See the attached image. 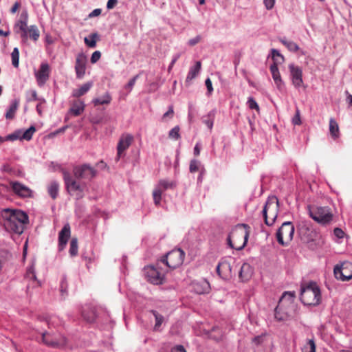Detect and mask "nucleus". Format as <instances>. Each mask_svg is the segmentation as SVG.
<instances>
[{
  "label": "nucleus",
  "instance_id": "obj_1",
  "mask_svg": "<svg viewBox=\"0 0 352 352\" xmlns=\"http://www.w3.org/2000/svg\"><path fill=\"white\" fill-rule=\"evenodd\" d=\"M28 223V215L21 210L6 208L1 212V224L10 234H21Z\"/></svg>",
  "mask_w": 352,
  "mask_h": 352
},
{
  "label": "nucleus",
  "instance_id": "obj_2",
  "mask_svg": "<svg viewBox=\"0 0 352 352\" xmlns=\"http://www.w3.org/2000/svg\"><path fill=\"white\" fill-rule=\"evenodd\" d=\"M250 227L245 223L236 225L230 232L227 241L229 246L236 250H243L247 244Z\"/></svg>",
  "mask_w": 352,
  "mask_h": 352
},
{
  "label": "nucleus",
  "instance_id": "obj_3",
  "mask_svg": "<svg viewBox=\"0 0 352 352\" xmlns=\"http://www.w3.org/2000/svg\"><path fill=\"white\" fill-rule=\"evenodd\" d=\"M300 300L304 305L308 306H316L320 303V289L316 283L310 282L302 287Z\"/></svg>",
  "mask_w": 352,
  "mask_h": 352
},
{
  "label": "nucleus",
  "instance_id": "obj_4",
  "mask_svg": "<svg viewBox=\"0 0 352 352\" xmlns=\"http://www.w3.org/2000/svg\"><path fill=\"white\" fill-rule=\"evenodd\" d=\"M309 214L315 221L322 225H327L333 220V214L329 207L308 206Z\"/></svg>",
  "mask_w": 352,
  "mask_h": 352
},
{
  "label": "nucleus",
  "instance_id": "obj_5",
  "mask_svg": "<svg viewBox=\"0 0 352 352\" xmlns=\"http://www.w3.org/2000/svg\"><path fill=\"white\" fill-rule=\"evenodd\" d=\"M278 211V201L276 197H270L267 199L263 210L265 223L267 226H272L277 217Z\"/></svg>",
  "mask_w": 352,
  "mask_h": 352
},
{
  "label": "nucleus",
  "instance_id": "obj_6",
  "mask_svg": "<svg viewBox=\"0 0 352 352\" xmlns=\"http://www.w3.org/2000/svg\"><path fill=\"white\" fill-rule=\"evenodd\" d=\"M185 253L181 249H175L168 252L160 260V263L165 264L170 269L179 267L184 262Z\"/></svg>",
  "mask_w": 352,
  "mask_h": 352
},
{
  "label": "nucleus",
  "instance_id": "obj_7",
  "mask_svg": "<svg viewBox=\"0 0 352 352\" xmlns=\"http://www.w3.org/2000/svg\"><path fill=\"white\" fill-rule=\"evenodd\" d=\"M63 179L67 192L72 195H76L77 199L83 197V188L76 182V178H73L71 174L67 171L63 172Z\"/></svg>",
  "mask_w": 352,
  "mask_h": 352
},
{
  "label": "nucleus",
  "instance_id": "obj_8",
  "mask_svg": "<svg viewBox=\"0 0 352 352\" xmlns=\"http://www.w3.org/2000/svg\"><path fill=\"white\" fill-rule=\"evenodd\" d=\"M160 263H157L156 266H147L144 268L147 280L153 285L162 284L164 279V272L158 267Z\"/></svg>",
  "mask_w": 352,
  "mask_h": 352
},
{
  "label": "nucleus",
  "instance_id": "obj_9",
  "mask_svg": "<svg viewBox=\"0 0 352 352\" xmlns=\"http://www.w3.org/2000/svg\"><path fill=\"white\" fill-rule=\"evenodd\" d=\"M96 169L87 164L76 166L73 168L74 177L79 180H90L96 175Z\"/></svg>",
  "mask_w": 352,
  "mask_h": 352
},
{
  "label": "nucleus",
  "instance_id": "obj_10",
  "mask_svg": "<svg viewBox=\"0 0 352 352\" xmlns=\"http://www.w3.org/2000/svg\"><path fill=\"white\" fill-rule=\"evenodd\" d=\"M15 195L21 198H31L33 191L27 186L16 181H9L8 188Z\"/></svg>",
  "mask_w": 352,
  "mask_h": 352
},
{
  "label": "nucleus",
  "instance_id": "obj_11",
  "mask_svg": "<svg viewBox=\"0 0 352 352\" xmlns=\"http://www.w3.org/2000/svg\"><path fill=\"white\" fill-rule=\"evenodd\" d=\"M334 275L337 279L342 281L352 278V263L344 261L340 265L334 267Z\"/></svg>",
  "mask_w": 352,
  "mask_h": 352
},
{
  "label": "nucleus",
  "instance_id": "obj_12",
  "mask_svg": "<svg viewBox=\"0 0 352 352\" xmlns=\"http://www.w3.org/2000/svg\"><path fill=\"white\" fill-rule=\"evenodd\" d=\"M133 136L129 133L121 135L117 145V160L125 155V151L133 142Z\"/></svg>",
  "mask_w": 352,
  "mask_h": 352
},
{
  "label": "nucleus",
  "instance_id": "obj_13",
  "mask_svg": "<svg viewBox=\"0 0 352 352\" xmlns=\"http://www.w3.org/2000/svg\"><path fill=\"white\" fill-rule=\"evenodd\" d=\"M43 342L48 346L59 348L64 346L67 343V340L63 336H54L50 333H42Z\"/></svg>",
  "mask_w": 352,
  "mask_h": 352
},
{
  "label": "nucleus",
  "instance_id": "obj_14",
  "mask_svg": "<svg viewBox=\"0 0 352 352\" xmlns=\"http://www.w3.org/2000/svg\"><path fill=\"white\" fill-rule=\"evenodd\" d=\"M50 65L46 63H41L39 69L35 72V77L37 84L39 87L44 85L48 80L50 78Z\"/></svg>",
  "mask_w": 352,
  "mask_h": 352
},
{
  "label": "nucleus",
  "instance_id": "obj_15",
  "mask_svg": "<svg viewBox=\"0 0 352 352\" xmlns=\"http://www.w3.org/2000/svg\"><path fill=\"white\" fill-rule=\"evenodd\" d=\"M291 80L293 85L296 88H300L303 86L302 70L298 66L294 65H289Z\"/></svg>",
  "mask_w": 352,
  "mask_h": 352
},
{
  "label": "nucleus",
  "instance_id": "obj_16",
  "mask_svg": "<svg viewBox=\"0 0 352 352\" xmlns=\"http://www.w3.org/2000/svg\"><path fill=\"white\" fill-rule=\"evenodd\" d=\"M87 56L83 53L77 55L75 63V72L77 78L81 79L84 77L86 71Z\"/></svg>",
  "mask_w": 352,
  "mask_h": 352
},
{
  "label": "nucleus",
  "instance_id": "obj_17",
  "mask_svg": "<svg viewBox=\"0 0 352 352\" xmlns=\"http://www.w3.org/2000/svg\"><path fill=\"white\" fill-rule=\"evenodd\" d=\"M217 272L223 279H229L232 277V267L230 263L225 259H222L217 266Z\"/></svg>",
  "mask_w": 352,
  "mask_h": 352
},
{
  "label": "nucleus",
  "instance_id": "obj_18",
  "mask_svg": "<svg viewBox=\"0 0 352 352\" xmlns=\"http://www.w3.org/2000/svg\"><path fill=\"white\" fill-rule=\"evenodd\" d=\"M285 296L286 292H284L281 295L278 305L274 309V318L277 321H284L286 318V309L283 302V300Z\"/></svg>",
  "mask_w": 352,
  "mask_h": 352
},
{
  "label": "nucleus",
  "instance_id": "obj_19",
  "mask_svg": "<svg viewBox=\"0 0 352 352\" xmlns=\"http://www.w3.org/2000/svg\"><path fill=\"white\" fill-rule=\"evenodd\" d=\"M70 226L67 223L63 226V228L58 234V247L60 250H62L65 248L68 241V239L70 237Z\"/></svg>",
  "mask_w": 352,
  "mask_h": 352
},
{
  "label": "nucleus",
  "instance_id": "obj_20",
  "mask_svg": "<svg viewBox=\"0 0 352 352\" xmlns=\"http://www.w3.org/2000/svg\"><path fill=\"white\" fill-rule=\"evenodd\" d=\"M28 14L27 12H23L21 13L19 20L16 24V27L19 28L20 31L21 32V37L23 38H28Z\"/></svg>",
  "mask_w": 352,
  "mask_h": 352
},
{
  "label": "nucleus",
  "instance_id": "obj_21",
  "mask_svg": "<svg viewBox=\"0 0 352 352\" xmlns=\"http://www.w3.org/2000/svg\"><path fill=\"white\" fill-rule=\"evenodd\" d=\"M82 316L88 322H94L96 318V310L95 307L86 306L82 311Z\"/></svg>",
  "mask_w": 352,
  "mask_h": 352
},
{
  "label": "nucleus",
  "instance_id": "obj_22",
  "mask_svg": "<svg viewBox=\"0 0 352 352\" xmlns=\"http://www.w3.org/2000/svg\"><path fill=\"white\" fill-rule=\"evenodd\" d=\"M85 104L80 100H75L71 104L69 112L74 116L80 115L85 110Z\"/></svg>",
  "mask_w": 352,
  "mask_h": 352
},
{
  "label": "nucleus",
  "instance_id": "obj_23",
  "mask_svg": "<svg viewBox=\"0 0 352 352\" xmlns=\"http://www.w3.org/2000/svg\"><path fill=\"white\" fill-rule=\"evenodd\" d=\"M252 274V269L248 263H243L239 271V278L243 281L248 280Z\"/></svg>",
  "mask_w": 352,
  "mask_h": 352
},
{
  "label": "nucleus",
  "instance_id": "obj_24",
  "mask_svg": "<svg viewBox=\"0 0 352 352\" xmlns=\"http://www.w3.org/2000/svg\"><path fill=\"white\" fill-rule=\"evenodd\" d=\"M93 82H87L80 87L79 89H74L72 91V96L74 98H80L85 95L92 87Z\"/></svg>",
  "mask_w": 352,
  "mask_h": 352
},
{
  "label": "nucleus",
  "instance_id": "obj_25",
  "mask_svg": "<svg viewBox=\"0 0 352 352\" xmlns=\"http://www.w3.org/2000/svg\"><path fill=\"white\" fill-rule=\"evenodd\" d=\"M112 100L111 96L106 92L102 96L93 99L92 103L95 107L103 104H109Z\"/></svg>",
  "mask_w": 352,
  "mask_h": 352
},
{
  "label": "nucleus",
  "instance_id": "obj_26",
  "mask_svg": "<svg viewBox=\"0 0 352 352\" xmlns=\"http://www.w3.org/2000/svg\"><path fill=\"white\" fill-rule=\"evenodd\" d=\"M60 185L58 182L56 181L51 182L47 186V192L50 196L53 199H56L58 195Z\"/></svg>",
  "mask_w": 352,
  "mask_h": 352
},
{
  "label": "nucleus",
  "instance_id": "obj_27",
  "mask_svg": "<svg viewBox=\"0 0 352 352\" xmlns=\"http://www.w3.org/2000/svg\"><path fill=\"white\" fill-rule=\"evenodd\" d=\"M99 41L100 35L97 32L92 33L84 38V42L86 45L91 48L96 47V43Z\"/></svg>",
  "mask_w": 352,
  "mask_h": 352
},
{
  "label": "nucleus",
  "instance_id": "obj_28",
  "mask_svg": "<svg viewBox=\"0 0 352 352\" xmlns=\"http://www.w3.org/2000/svg\"><path fill=\"white\" fill-rule=\"evenodd\" d=\"M176 182L175 181H170L167 179H161L159 181L156 187L164 192L168 189H173L176 187Z\"/></svg>",
  "mask_w": 352,
  "mask_h": 352
},
{
  "label": "nucleus",
  "instance_id": "obj_29",
  "mask_svg": "<svg viewBox=\"0 0 352 352\" xmlns=\"http://www.w3.org/2000/svg\"><path fill=\"white\" fill-rule=\"evenodd\" d=\"M19 106V100L16 99L13 100L6 113V118L8 120H12L15 116V113Z\"/></svg>",
  "mask_w": 352,
  "mask_h": 352
},
{
  "label": "nucleus",
  "instance_id": "obj_30",
  "mask_svg": "<svg viewBox=\"0 0 352 352\" xmlns=\"http://www.w3.org/2000/svg\"><path fill=\"white\" fill-rule=\"evenodd\" d=\"M201 67V63L200 61H197L195 66L191 67L188 72L186 77V81H190L195 78L199 74Z\"/></svg>",
  "mask_w": 352,
  "mask_h": 352
},
{
  "label": "nucleus",
  "instance_id": "obj_31",
  "mask_svg": "<svg viewBox=\"0 0 352 352\" xmlns=\"http://www.w3.org/2000/svg\"><path fill=\"white\" fill-rule=\"evenodd\" d=\"M329 132L333 139H336L339 137V126L337 122L333 118H331L329 120Z\"/></svg>",
  "mask_w": 352,
  "mask_h": 352
},
{
  "label": "nucleus",
  "instance_id": "obj_32",
  "mask_svg": "<svg viewBox=\"0 0 352 352\" xmlns=\"http://www.w3.org/2000/svg\"><path fill=\"white\" fill-rule=\"evenodd\" d=\"M209 289L210 285L206 280L201 282V284L197 283L194 286L195 291L196 292V293L199 294L208 292Z\"/></svg>",
  "mask_w": 352,
  "mask_h": 352
},
{
  "label": "nucleus",
  "instance_id": "obj_33",
  "mask_svg": "<svg viewBox=\"0 0 352 352\" xmlns=\"http://www.w3.org/2000/svg\"><path fill=\"white\" fill-rule=\"evenodd\" d=\"M28 36H29L34 41H38L40 36V32L36 25H30L28 30Z\"/></svg>",
  "mask_w": 352,
  "mask_h": 352
},
{
  "label": "nucleus",
  "instance_id": "obj_34",
  "mask_svg": "<svg viewBox=\"0 0 352 352\" xmlns=\"http://www.w3.org/2000/svg\"><path fill=\"white\" fill-rule=\"evenodd\" d=\"M270 71H271L272 78H273L276 85H277V87L278 88H280V86L282 84V80H281L280 75V73L278 72V67H276V65H271Z\"/></svg>",
  "mask_w": 352,
  "mask_h": 352
},
{
  "label": "nucleus",
  "instance_id": "obj_35",
  "mask_svg": "<svg viewBox=\"0 0 352 352\" xmlns=\"http://www.w3.org/2000/svg\"><path fill=\"white\" fill-rule=\"evenodd\" d=\"M272 58L274 62L272 65H276L277 67L278 65L283 63L284 61V56L274 49L272 50Z\"/></svg>",
  "mask_w": 352,
  "mask_h": 352
},
{
  "label": "nucleus",
  "instance_id": "obj_36",
  "mask_svg": "<svg viewBox=\"0 0 352 352\" xmlns=\"http://www.w3.org/2000/svg\"><path fill=\"white\" fill-rule=\"evenodd\" d=\"M286 226V222H283L281 226L276 230L275 234V238L278 243L282 246L285 245V242L283 240V228Z\"/></svg>",
  "mask_w": 352,
  "mask_h": 352
},
{
  "label": "nucleus",
  "instance_id": "obj_37",
  "mask_svg": "<svg viewBox=\"0 0 352 352\" xmlns=\"http://www.w3.org/2000/svg\"><path fill=\"white\" fill-rule=\"evenodd\" d=\"M78 246L77 238H72L70 241L69 254L71 256H75L78 254Z\"/></svg>",
  "mask_w": 352,
  "mask_h": 352
},
{
  "label": "nucleus",
  "instance_id": "obj_38",
  "mask_svg": "<svg viewBox=\"0 0 352 352\" xmlns=\"http://www.w3.org/2000/svg\"><path fill=\"white\" fill-rule=\"evenodd\" d=\"M11 58L12 65L15 68H17L19 65V50L17 47H14L13 49V51L11 53Z\"/></svg>",
  "mask_w": 352,
  "mask_h": 352
},
{
  "label": "nucleus",
  "instance_id": "obj_39",
  "mask_svg": "<svg viewBox=\"0 0 352 352\" xmlns=\"http://www.w3.org/2000/svg\"><path fill=\"white\" fill-rule=\"evenodd\" d=\"M36 131V128L34 126H31L29 129H28L23 133L21 132V139L25 140H30L32 138L33 134Z\"/></svg>",
  "mask_w": 352,
  "mask_h": 352
},
{
  "label": "nucleus",
  "instance_id": "obj_40",
  "mask_svg": "<svg viewBox=\"0 0 352 352\" xmlns=\"http://www.w3.org/2000/svg\"><path fill=\"white\" fill-rule=\"evenodd\" d=\"M1 170L19 177H21L23 175L21 171L18 170L16 172L9 164H4L1 168Z\"/></svg>",
  "mask_w": 352,
  "mask_h": 352
},
{
  "label": "nucleus",
  "instance_id": "obj_41",
  "mask_svg": "<svg viewBox=\"0 0 352 352\" xmlns=\"http://www.w3.org/2000/svg\"><path fill=\"white\" fill-rule=\"evenodd\" d=\"M302 352H316V344L313 340H309L304 345Z\"/></svg>",
  "mask_w": 352,
  "mask_h": 352
},
{
  "label": "nucleus",
  "instance_id": "obj_42",
  "mask_svg": "<svg viewBox=\"0 0 352 352\" xmlns=\"http://www.w3.org/2000/svg\"><path fill=\"white\" fill-rule=\"evenodd\" d=\"M162 192H163L161 191V190L158 189L157 187H155L153 192V200L156 206H159L160 204Z\"/></svg>",
  "mask_w": 352,
  "mask_h": 352
},
{
  "label": "nucleus",
  "instance_id": "obj_43",
  "mask_svg": "<svg viewBox=\"0 0 352 352\" xmlns=\"http://www.w3.org/2000/svg\"><path fill=\"white\" fill-rule=\"evenodd\" d=\"M168 137L170 139L177 140L180 138L179 127L178 126L173 128L168 133Z\"/></svg>",
  "mask_w": 352,
  "mask_h": 352
},
{
  "label": "nucleus",
  "instance_id": "obj_44",
  "mask_svg": "<svg viewBox=\"0 0 352 352\" xmlns=\"http://www.w3.org/2000/svg\"><path fill=\"white\" fill-rule=\"evenodd\" d=\"M25 97L28 102L38 100L37 92L35 90L28 91L25 94Z\"/></svg>",
  "mask_w": 352,
  "mask_h": 352
},
{
  "label": "nucleus",
  "instance_id": "obj_45",
  "mask_svg": "<svg viewBox=\"0 0 352 352\" xmlns=\"http://www.w3.org/2000/svg\"><path fill=\"white\" fill-rule=\"evenodd\" d=\"M151 312L153 313V316L155 318V329H157L162 324L164 320V317L162 315L159 314L156 311L153 310Z\"/></svg>",
  "mask_w": 352,
  "mask_h": 352
},
{
  "label": "nucleus",
  "instance_id": "obj_46",
  "mask_svg": "<svg viewBox=\"0 0 352 352\" xmlns=\"http://www.w3.org/2000/svg\"><path fill=\"white\" fill-rule=\"evenodd\" d=\"M18 139H21V131H15L14 133L10 134L5 138V140L6 141H8V140L14 141Z\"/></svg>",
  "mask_w": 352,
  "mask_h": 352
},
{
  "label": "nucleus",
  "instance_id": "obj_47",
  "mask_svg": "<svg viewBox=\"0 0 352 352\" xmlns=\"http://www.w3.org/2000/svg\"><path fill=\"white\" fill-rule=\"evenodd\" d=\"M200 162L196 160L190 161L189 170L190 173H195L199 170Z\"/></svg>",
  "mask_w": 352,
  "mask_h": 352
},
{
  "label": "nucleus",
  "instance_id": "obj_48",
  "mask_svg": "<svg viewBox=\"0 0 352 352\" xmlns=\"http://www.w3.org/2000/svg\"><path fill=\"white\" fill-rule=\"evenodd\" d=\"M26 278L30 280H36V276L34 272V267L33 265L30 266L26 272Z\"/></svg>",
  "mask_w": 352,
  "mask_h": 352
},
{
  "label": "nucleus",
  "instance_id": "obj_49",
  "mask_svg": "<svg viewBox=\"0 0 352 352\" xmlns=\"http://www.w3.org/2000/svg\"><path fill=\"white\" fill-rule=\"evenodd\" d=\"M292 122L294 125H300L301 124L300 111L296 109V113L292 119Z\"/></svg>",
  "mask_w": 352,
  "mask_h": 352
},
{
  "label": "nucleus",
  "instance_id": "obj_50",
  "mask_svg": "<svg viewBox=\"0 0 352 352\" xmlns=\"http://www.w3.org/2000/svg\"><path fill=\"white\" fill-rule=\"evenodd\" d=\"M174 116V110L173 106H170L167 112H166L162 116V120L166 121L168 119H171Z\"/></svg>",
  "mask_w": 352,
  "mask_h": 352
},
{
  "label": "nucleus",
  "instance_id": "obj_51",
  "mask_svg": "<svg viewBox=\"0 0 352 352\" xmlns=\"http://www.w3.org/2000/svg\"><path fill=\"white\" fill-rule=\"evenodd\" d=\"M248 104L250 109H256L257 111H259V107L253 98H248Z\"/></svg>",
  "mask_w": 352,
  "mask_h": 352
},
{
  "label": "nucleus",
  "instance_id": "obj_52",
  "mask_svg": "<svg viewBox=\"0 0 352 352\" xmlns=\"http://www.w3.org/2000/svg\"><path fill=\"white\" fill-rule=\"evenodd\" d=\"M101 57V53L100 51H95L91 56V58H90V61L92 64H94L96 63V62H98L99 60V59Z\"/></svg>",
  "mask_w": 352,
  "mask_h": 352
},
{
  "label": "nucleus",
  "instance_id": "obj_53",
  "mask_svg": "<svg viewBox=\"0 0 352 352\" xmlns=\"http://www.w3.org/2000/svg\"><path fill=\"white\" fill-rule=\"evenodd\" d=\"M287 50L291 52H297L300 50L298 45L294 42H287Z\"/></svg>",
  "mask_w": 352,
  "mask_h": 352
},
{
  "label": "nucleus",
  "instance_id": "obj_54",
  "mask_svg": "<svg viewBox=\"0 0 352 352\" xmlns=\"http://www.w3.org/2000/svg\"><path fill=\"white\" fill-rule=\"evenodd\" d=\"M138 77V76H134L133 78H131L129 80V82L126 85V89H129V91H131L132 90Z\"/></svg>",
  "mask_w": 352,
  "mask_h": 352
},
{
  "label": "nucleus",
  "instance_id": "obj_55",
  "mask_svg": "<svg viewBox=\"0 0 352 352\" xmlns=\"http://www.w3.org/2000/svg\"><path fill=\"white\" fill-rule=\"evenodd\" d=\"M201 36L198 35L196 37L191 38L188 41V45L190 46H194L197 45L198 43L201 41Z\"/></svg>",
  "mask_w": 352,
  "mask_h": 352
},
{
  "label": "nucleus",
  "instance_id": "obj_56",
  "mask_svg": "<svg viewBox=\"0 0 352 352\" xmlns=\"http://www.w3.org/2000/svg\"><path fill=\"white\" fill-rule=\"evenodd\" d=\"M334 234L338 238L342 239L344 237V232L340 228H336L333 230Z\"/></svg>",
  "mask_w": 352,
  "mask_h": 352
},
{
  "label": "nucleus",
  "instance_id": "obj_57",
  "mask_svg": "<svg viewBox=\"0 0 352 352\" xmlns=\"http://www.w3.org/2000/svg\"><path fill=\"white\" fill-rule=\"evenodd\" d=\"M263 339H264L263 335L258 336L254 337L252 339V342L254 344H255L256 345H258L263 342Z\"/></svg>",
  "mask_w": 352,
  "mask_h": 352
},
{
  "label": "nucleus",
  "instance_id": "obj_58",
  "mask_svg": "<svg viewBox=\"0 0 352 352\" xmlns=\"http://www.w3.org/2000/svg\"><path fill=\"white\" fill-rule=\"evenodd\" d=\"M205 84L207 87L208 94H210L213 91L212 85V82H211L210 79L207 78L205 81Z\"/></svg>",
  "mask_w": 352,
  "mask_h": 352
},
{
  "label": "nucleus",
  "instance_id": "obj_59",
  "mask_svg": "<svg viewBox=\"0 0 352 352\" xmlns=\"http://www.w3.org/2000/svg\"><path fill=\"white\" fill-rule=\"evenodd\" d=\"M264 4L267 10L272 9L274 5L275 0H263Z\"/></svg>",
  "mask_w": 352,
  "mask_h": 352
},
{
  "label": "nucleus",
  "instance_id": "obj_60",
  "mask_svg": "<svg viewBox=\"0 0 352 352\" xmlns=\"http://www.w3.org/2000/svg\"><path fill=\"white\" fill-rule=\"evenodd\" d=\"M118 3V0H108L107 3V9H113Z\"/></svg>",
  "mask_w": 352,
  "mask_h": 352
},
{
  "label": "nucleus",
  "instance_id": "obj_61",
  "mask_svg": "<svg viewBox=\"0 0 352 352\" xmlns=\"http://www.w3.org/2000/svg\"><path fill=\"white\" fill-rule=\"evenodd\" d=\"M204 124L210 129H212L213 126V120L208 117L206 119L204 120Z\"/></svg>",
  "mask_w": 352,
  "mask_h": 352
},
{
  "label": "nucleus",
  "instance_id": "obj_62",
  "mask_svg": "<svg viewBox=\"0 0 352 352\" xmlns=\"http://www.w3.org/2000/svg\"><path fill=\"white\" fill-rule=\"evenodd\" d=\"M172 352H186V351L183 346L177 345L172 349Z\"/></svg>",
  "mask_w": 352,
  "mask_h": 352
},
{
  "label": "nucleus",
  "instance_id": "obj_63",
  "mask_svg": "<svg viewBox=\"0 0 352 352\" xmlns=\"http://www.w3.org/2000/svg\"><path fill=\"white\" fill-rule=\"evenodd\" d=\"M179 58V55H178V54H177V55H176V56L173 58V59L172 60V61H171V63H170V65H169V67H168V72H170V70L172 69V68H173V65H175V63H176V61L177 60V59H178Z\"/></svg>",
  "mask_w": 352,
  "mask_h": 352
},
{
  "label": "nucleus",
  "instance_id": "obj_64",
  "mask_svg": "<svg viewBox=\"0 0 352 352\" xmlns=\"http://www.w3.org/2000/svg\"><path fill=\"white\" fill-rule=\"evenodd\" d=\"M19 7H20V3L19 2H16L12 7L10 12L13 14L15 13L17 11V10L19 8Z\"/></svg>",
  "mask_w": 352,
  "mask_h": 352
}]
</instances>
